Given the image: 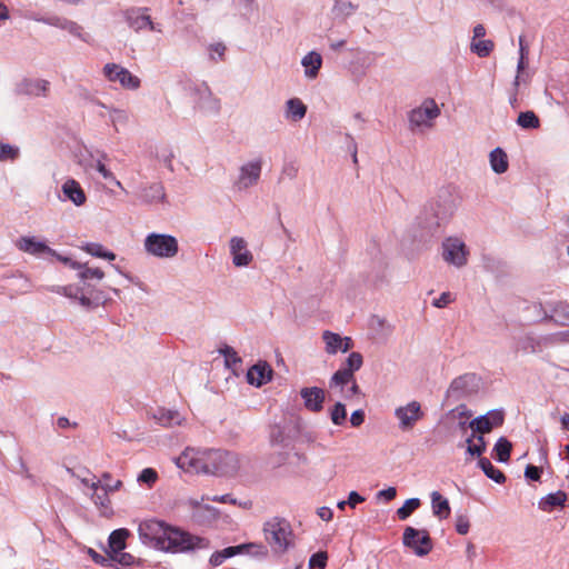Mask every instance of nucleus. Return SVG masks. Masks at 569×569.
Returning a JSON list of instances; mask_svg holds the SVG:
<instances>
[{
    "instance_id": "obj_8",
    "label": "nucleus",
    "mask_w": 569,
    "mask_h": 569,
    "mask_svg": "<svg viewBox=\"0 0 569 569\" xmlns=\"http://www.w3.org/2000/svg\"><path fill=\"white\" fill-rule=\"evenodd\" d=\"M169 526L159 520H146L139 525L138 532L141 541L154 549L160 550Z\"/></svg>"
},
{
    "instance_id": "obj_21",
    "label": "nucleus",
    "mask_w": 569,
    "mask_h": 569,
    "mask_svg": "<svg viewBox=\"0 0 569 569\" xmlns=\"http://www.w3.org/2000/svg\"><path fill=\"white\" fill-rule=\"evenodd\" d=\"M147 9H130L126 11V19L130 28L136 31L149 28L153 30V23L150 16L146 13Z\"/></svg>"
},
{
    "instance_id": "obj_51",
    "label": "nucleus",
    "mask_w": 569,
    "mask_h": 569,
    "mask_svg": "<svg viewBox=\"0 0 569 569\" xmlns=\"http://www.w3.org/2000/svg\"><path fill=\"white\" fill-rule=\"evenodd\" d=\"M470 529V522L468 517L459 516L456 521V530L460 535H467Z\"/></svg>"
},
{
    "instance_id": "obj_18",
    "label": "nucleus",
    "mask_w": 569,
    "mask_h": 569,
    "mask_svg": "<svg viewBox=\"0 0 569 569\" xmlns=\"http://www.w3.org/2000/svg\"><path fill=\"white\" fill-rule=\"evenodd\" d=\"M305 408L311 412H320L323 409L326 392L319 387H307L300 390Z\"/></svg>"
},
{
    "instance_id": "obj_46",
    "label": "nucleus",
    "mask_w": 569,
    "mask_h": 569,
    "mask_svg": "<svg viewBox=\"0 0 569 569\" xmlns=\"http://www.w3.org/2000/svg\"><path fill=\"white\" fill-rule=\"evenodd\" d=\"M527 66V59L525 57H519L518 66H517V76L513 81V88H519L521 82H527V79L523 76V70Z\"/></svg>"
},
{
    "instance_id": "obj_43",
    "label": "nucleus",
    "mask_w": 569,
    "mask_h": 569,
    "mask_svg": "<svg viewBox=\"0 0 569 569\" xmlns=\"http://www.w3.org/2000/svg\"><path fill=\"white\" fill-rule=\"evenodd\" d=\"M220 351L223 355L226 365L228 367H236L237 365L241 363V359L233 348L226 346Z\"/></svg>"
},
{
    "instance_id": "obj_50",
    "label": "nucleus",
    "mask_w": 569,
    "mask_h": 569,
    "mask_svg": "<svg viewBox=\"0 0 569 569\" xmlns=\"http://www.w3.org/2000/svg\"><path fill=\"white\" fill-rule=\"evenodd\" d=\"M57 292L61 293L66 297L76 299V298H78V295L81 293V289L79 287L69 284V286L59 287L57 289Z\"/></svg>"
},
{
    "instance_id": "obj_36",
    "label": "nucleus",
    "mask_w": 569,
    "mask_h": 569,
    "mask_svg": "<svg viewBox=\"0 0 569 569\" xmlns=\"http://www.w3.org/2000/svg\"><path fill=\"white\" fill-rule=\"evenodd\" d=\"M493 42L491 40H478L472 41L471 51L475 52L480 58L488 57L493 50Z\"/></svg>"
},
{
    "instance_id": "obj_22",
    "label": "nucleus",
    "mask_w": 569,
    "mask_h": 569,
    "mask_svg": "<svg viewBox=\"0 0 569 569\" xmlns=\"http://www.w3.org/2000/svg\"><path fill=\"white\" fill-rule=\"evenodd\" d=\"M301 64L305 68L306 77L316 79L322 66V57L320 53L311 51L302 58Z\"/></svg>"
},
{
    "instance_id": "obj_31",
    "label": "nucleus",
    "mask_w": 569,
    "mask_h": 569,
    "mask_svg": "<svg viewBox=\"0 0 569 569\" xmlns=\"http://www.w3.org/2000/svg\"><path fill=\"white\" fill-rule=\"evenodd\" d=\"M72 268L79 270L78 276L81 280H102L104 277V272L100 268H91L78 262L72 263Z\"/></svg>"
},
{
    "instance_id": "obj_37",
    "label": "nucleus",
    "mask_w": 569,
    "mask_h": 569,
    "mask_svg": "<svg viewBox=\"0 0 569 569\" xmlns=\"http://www.w3.org/2000/svg\"><path fill=\"white\" fill-rule=\"evenodd\" d=\"M62 30L68 31L69 33L81 39L84 42L90 41V36L88 33H84L82 27L74 21L67 19L66 22H63Z\"/></svg>"
},
{
    "instance_id": "obj_59",
    "label": "nucleus",
    "mask_w": 569,
    "mask_h": 569,
    "mask_svg": "<svg viewBox=\"0 0 569 569\" xmlns=\"http://www.w3.org/2000/svg\"><path fill=\"white\" fill-rule=\"evenodd\" d=\"M378 496L385 498L387 501H390L396 498L397 490L393 487H389L387 489L379 491Z\"/></svg>"
},
{
    "instance_id": "obj_24",
    "label": "nucleus",
    "mask_w": 569,
    "mask_h": 569,
    "mask_svg": "<svg viewBox=\"0 0 569 569\" xmlns=\"http://www.w3.org/2000/svg\"><path fill=\"white\" fill-rule=\"evenodd\" d=\"M567 501V493L559 490L543 497L539 502V508L546 512L552 511L556 507H563Z\"/></svg>"
},
{
    "instance_id": "obj_26",
    "label": "nucleus",
    "mask_w": 569,
    "mask_h": 569,
    "mask_svg": "<svg viewBox=\"0 0 569 569\" xmlns=\"http://www.w3.org/2000/svg\"><path fill=\"white\" fill-rule=\"evenodd\" d=\"M49 82L46 80H24L19 86V91L26 94L40 96L48 90Z\"/></svg>"
},
{
    "instance_id": "obj_20",
    "label": "nucleus",
    "mask_w": 569,
    "mask_h": 569,
    "mask_svg": "<svg viewBox=\"0 0 569 569\" xmlns=\"http://www.w3.org/2000/svg\"><path fill=\"white\" fill-rule=\"evenodd\" d=\"M63 193V200L71 201L74 206L81 207L87 201V196L81 184L72 179H67L61 187Z\"/></svg>"
},
{
    "instance_id": "obj_14",
    "label": "nucleus",
    "mask_w": 569,
    "mask_h": 569,
    "mask_svg": "<svg viewBox=\"0 0 569 569\" xmlns=\"http://www.w3.org/2000/svg\"><path fill=\"white\" fill-rule=\"evenodd\" d=\"M395 416L399 420V428L403 431L411 430L425 416L420 402L413 400L406 406L398 407Z\"/></svg>"
},
{
    "instance_id": "obj_27",
    "label": "nucleus",
    "mask_w": 569,
    "mask_h": 569,
    "mask_svg": "<svg viewBox=\"0 0 569 569\" xmlns=\"http://www.w3.org/2000/svg\"><path fill=\"white\" fill-rule=\"evenodd\" d=\"M490 164L495 172H506L508 170L507 153L501 148H496L490 152Z\"/></svg>"
},
{
    "instance_id": "obj_19",
    "label": "nucleus",
    "mask_w": 569,
    "mask_h": 569,
    "mask_svg": "<svg viewBox=\"0 0 569 569\" xmlns=\"http://www.w3.org/2000/svg\"><path fill=\"white\" fill-rule=\"evenodd\" d=\"M272 372L273 371L268 362L259 361L248 370L247 380L252 386L261 387L271 380Z\"/></svg>"
},
{
    "instance_id": "obj_25",
    "label": "nucleus",
    "mask_w": 569,
    "mask_h": 569,
    "mask_svg": "<svg viewBox=\"0 0 569 569\" xmlns=\"http://www.w3.org/2000/svg\"><path fill=\"white\" fill-rule=\"evenodd\" d=\"M431 506L433 515L439 519H447L450 516L451 509L449 501L438 491L431 493Z\"/></svg>"
},
{
    "instance_id": "obj_11",
    "label": "nucleus",
    "mask_w": 569,
    "mask_h": 569,
    "mask_svg": "<svg viewBox=\"0 0 569 569\" xmlns=\"http://www.w3.org/2000/svg\"><path fill=\"white\" fill-rule=\"evenodd\" d=\"M402 541L419 557L427 556L432 550V541L427 530L407 527L403 531Z\"/></svg>"
},
{
    "instance_id": "obj_28",
    "label": "nucleus",
    "mask_w": 569,
    "mask_h": 569,
    "mask_svg": "<svg viewBox=\"0 0 569 569\" xmlns=\"http://www.w3.org/2000/svg\"><path fill=\"white\" fill-rule=\"evenodd\" d=\"M307 112V107L303 104V102L298 99L293 98L287 101V118L292 121H299L301 120Z\"/></svg>"
},
{
    "instance_id": "obj_55",
    "label": "nucleus",
    "mask_w": 569,
    "mask_h": 569,
    "mask_svg": "<svg viewBox=\"0 0 569 569\" xmlns=\"http://www.w3.org/2000/svg\"><path fill=\"white\" fill-rule=\"evenodd\" d=\"M365 421V412L363 410L359 409L352 412L350 417V422L353 427H359Z\"/></svg>"
},
{
    "instance_id": "obj_60",
    "label": "nucleus",
    "mask_w": 569,
    "mask_h": 569,
    "mask_svg": "<svg viewBox=\"0 0 569 569\" xmlns=\"http://www.w3.org/2000/svg\"><path fill=\"white\" fill-rule=\"evenodd\" d=\"M317 513L325 521H330L332 519V517H333L332 510L330 508H328V507L319 508Z\"/></svg>"
},
{
    "instance_id": "obj_17",
    "label": "nucleus",
    "mask_w": 569,
    "mask_h": 569,
    "mask_svg": "<svg viewBox=\"0 0 569 569\" xmlns=\"http://www.w3.org/2000/svg\"><path fill=\"white\" fill-rule=\"evenodd\" d=\"M14 244L20 251L32 256H42L44 253L54 254V250L47 246L44 241L39 240L36 237H20L16 240Z\"/></svg>"
},
{
    "instance_id": "obj_35",
    "label": "nucleus",
    "mask_w": 569,
    "mask_h": 569,
    "mask_svg": "<svg viewBox=\"0 0 569 569\" xmlns=\"http://www.w3.org/2000/svg\"><path fill=\"white\" fill-rule=\"evenodd\" d=\"M420 507V500L418 498H411L397 510V516L400 520L409 518Z\"/></svg>"
},
{
    "instance_id": "obj_61",
    "label": "nucleus",
    "mask_w": 569,
    "mask_h": 569,
    "mask_svg": "<svg viewBox=\"0 0 569 569\" xmlns=\"http://www.w3.org/2000/svg\"><path fill=\"white\" fill-rule=\"evenodd\" d=\"M549 339L551 342H569V331L552 335Z\"/></svg>"
},
{
    "instance_id": "obj_16",
    "label": "nucleus",
    "mask_w": 569,
    "mask_h": 569,
    "mask_svg": "<svg viewBox=\"0 0 569 569\" xmlns=\"http://www.w3.org/2000/svg\"><path fill=\"white\" fill-rule=\"evenodd\" d=\"M322 340L325 342V350L328 355H336L347 352L353 347L350 337H341L339 333L326 330L322 332Z\"/></svg>"
},
{
    "instance_id": "obj_30",
    "label": "nucleus",
    "mask_w": 569,
    "mask_h": 569,
    "mask_svg": "<svg viewBox=\"0 0 569 569\" xmlns=\"http://www.w3.org/2000/svg\"><path fill=\"white\" fill-rule=\"evenodd\" d=\"M479 467L488 478L492 479L497 483H503L506 481L503 472L497 469L489 459L481 458L479 460Z\"/></svg>"
},
{
    "instance_id": "obj_15",
    "label": "nucleus",
    "mask_w": 569,
    "mask_h": 569,
    "mask_svg": "<svg viewBox=\"0 0 569 569\" xmlns=\"http://www.w3.org/2000/svg\"><path fill=\"white\" fill-rule=\"evenodd\" d=\"M229 250L236 267H248L253 260L248 242L242 237H232L229 241Z\"/></svg>"
},
{
    "instance_id": "obj_29",
    "label": "nucleus",
    "mask_w": 569,
    "mask_h": 569,
    "mask_svg": "<svg viewBox=\"0 0 569 569\" xmlns=\"http://www.w3.org/2000/svg\"><path fill=\"white\" fill-rule=\"evenodd\" d=\"M82 250L93 257L107 259L109 261H113L116 259V254L112 251L107 250L98 242H88L82 246Z\"/></svg>"
},
{
    "instance_id": "obj_10",
    "label": "nucleus",
    "mask_w": 569,
    "mask_h": 569,
    "mask_svg": "<svg viewBox=\"0 0 569 569\" xmlns=\"http://www.w3.org/2000/svg\"><path fill=\"white\" fill-rule=\"evenodd\" d=\"M121 487V480H116L114 483L106 482L104 485H100V481H92L90 483V489L93 491L91 498L102 515L108 516L112 513L109 493L120 490Z\"/></svg>"
},
{
    "instance_id": "obj_38",
    "label": "nucleus",
    "mask_w": 569,
    "mask_h": 569,
    "mask_svg": "<svg viewBox=\"0 0 569 569\" xmlns=\"http://www.w3.org/2000/svg\"><path fill=\"white\" fill-rule=\"evenodd\" d=\"M330 418L336 426L343 425L347 419V410L345 405L337 402L330 411Z\"/></svg>"
},
{
    "instance_id": "obj_62",
    "label": "nucleus",
    "mask_w": 569,
    "mask_h": 569,
    "mask_svg": "<svg viewBox=\"0 0 569 569\" xmlns=\"http://www.w3.org/2000/svg\"><path fill=\"white\" fill-rule=\"evenodd\" d=\"M283 174L288 176L289 178H295L297 176V172H298V168L290 163V164H287L284 168H283Z\"/></svg>"
},
{
    "instance_id": "obj_44",
    "label": "nucleus",
    "mask_w": 569,
    "mask_h": 569,
    "mask_svg": "<svg viewBox=\"0 0 569 569\" xmlns=\"http://www.w3.org/2000/svg\"><path fill=\"white\" fill-rule=\"evenodd\" d=\"M328 556L325 551H319L311 556L309 560L310 569H325L327 565Z\"/></svg>"
},
{
    "instance_id": "obj_12",
    "label": "nucleus",
    "mask_w": 569,
    "mask_h": 569,
    "mask_svg": "<svg viewBox=\"0 0 569 569\" xmlns=\"http://www.w3.org/2000/svg\"><path fill=\"white\" fill-rule=\"evenodd\" d=\"M102 72L108 81L119 83L123 89L136 90L140 87V79L120 64L107 63Z\"/></svg>"
},
{
    "instance_id": "obj_42",
    "label": "nucleus",
    "mask_w": 569,
    "mask_h": 569,
    "mask_svg": "<svg viewBox=\"0 0 569 569\" xmlns=\"http://www.w3.org/2000/svg\"><path fill=\"white\" fill-rule=\"evenodd\" d=\"M158 480V473L152 468H144L138 476V482L151 488Z\"/></svg>"
},
{
    "instance_id": "obj_49",
    "label": "nucleus",
    "mask_w": 569,
    "mask_h": 569,
    "mask_svg": "<svg viewBox=\"0 0 569 569\" xmlns=\"http://www.w3.org/2000/svg\"><path fill=\"white\" fill-rule=\"evenodd\" d=\"M485 417L489 420V423L495 427H499L503 423V412L499 410H492L485 415Z\"/></svg>"
},
{
    "instance_id": "obj_54",
    "label": "nucleus",
    "mask_w": 569,
    "mask_h": 569,
    "mask_svg": "<svg viewBox=\"0 0 569 569\" xmlns=\"http://www.w3.org/2000/svg\"><path fill=\"white\" fill-rule=\"evenodd\" d=\"M452 301L450 292H443L439 298L433 300V306L437 308H445Z\"/></svg>"
},
{
    "instance_id": "obj_4",
    "label": "nucleus",
    "mask_w": 569,
    "mask_h": 569,
    "mask_svg": "<svg viewBox=\"0 0 569 569\" xmlns=\"http://www.w3.org/2000/svg\"><path fill=\"white\" fill-rule=\"evenodd\" d=\"M207 548H209L208 539L193 536L187 531L169 526L163 541V547H161L160 550L180 553Z\"/></svg>"
},
{
    "instance_id": "obj_45",
    "label": "nucleus",
    "mask_w": 569,
    "mask_h": 569,
    "mask_svg": "<svg viewBox=\"0 0 569 569\" xmlns=\"http://www.w3.org/2000/svg\"><path fill=\"white\" fill-rule=\"evenodd\" d=\"M19 154V149L11 144L0 143V160H14Z\"/></svg>"
},
{
    "instance_id": "obj_3",
    "label": "nucleus",
    "mask_w": 569,
    "mask_h": 569,
    "mask_svg": "<svg viewBox=\"0 0 569 569\" xmlns=\"http://www.w3.org/2000/svg\"><path fill=\"white\" fill-rule=\"evenodd\" d=\"M264 539L273 552L283 553L295 545L291 525L283 518L274 517L263 526Z\"/></svg>"
},
{
    "instance_id": "obj_39",
    "label": "nucleus",
    "mask_w": 569,
    "mask_h": 569,
    "mask_svg": "<svg viewBox=\"0 0 569 569\" xmlns=\"http://www.w3.org/2000/svg\"><path fill=\"white\" fill-rule=\"evenodd\" d=\"M473 438H475V436H471L467 439V443H468L467 451L471 456H481L486 449L483 437L478 436L477 442H473Z\"/></svg>"
},
{
    "instance_id": "obj_58",
    "label": "nucleus",
    "mask_w": 569,
    "mask_h": 569,
    "mask_svg": "<svg viewBox=\"0 0 569 569\" xmlns=\"http://www.w3.org/2000/svg\"><path fill=\"white\" fill-rule=\"evenodd\" d=\"M207 500L220 503H236V500L231 497V495L213 496L211 498L207 497Z\"/></svg>"
},
{
    "instance_id": "obj_48",
    "label": "nucleus",
    "mask_w": 569,
    "mask_h": 569,
    "mask_svg": "<svg viewBox=\"0 0 569 569\" xmlns=\"http://www.w3.org/2000/svg\"><path fill=\"white\" fill-rule=\"evenodd\" d=\"M106 159V154H103L101 159H98L96 162V169L104 179L114 180L113 173L104 164Z\"/></svg>"
},
{
    "instance_id": "obj_2",
    "label": "nucleus",
    "mask_w": 569,
    "mask_h": 569,
    "mask_svg": "<svg viewBox=\"0 0 569 569\" xmlns=\"http://www.w3.org/2000/svg\"><path fill=\"white\" fill-rule=\"evenodd\" d=\"M363 365V358L360 352H351L341 367L332 375L329 381L331 390H336L346 400H352L360 397L361 390L357 383L355 372Z\"/></svg>"
},
{
    "instance_id": "obj_9",
    "label": "nucleus",
    "mask_w": 569,
    "mask_h": 569,
    "mask_svg": "<svg viewBox=\"0 0 569 569\" xmlns=\"http://www.w3.org/2000/svg\"><path fill=\"white\" fill-rule=\"evenodd\" d=\"M469 250L458 237H448L442 242V258L449 264L461 268L468 262Z\"/></svg>"
},
{
    "instance_id": "obj_47",
    "label": "nucleus",
    "mask_w": 569,
    "mask_h": 569,
    "mask_svg": "<svg viewBox=\"0 0 569 569\" xmlns=\"http://www.w3.org/2000/svg\"><path fill=\"white\" fill-rule=\"evenodd\" d=\"M210 58L214 61L222 60L226 52V46L221 42L211 44L209 47Z\"/></svg>"
},
{
    "instance_id": "obj_53",
    "label": "nucleus",
    "mask_w": 569,
    "mask_h": 569,
    "mask_svg": "<svg viewBox=\"0 0 569 569\" xmlns=\"http://www.w3.org/2000/svg\"><path fill=\"white\" fill-rule=\"evenodd\" d=\"M37 20L41 21V22H43L46 24L53 26V27L62 29L63 22H66L67 19L66 18H61V17L52 16V17H48V18H43V19H37Z\"/></svg>"
},
{
    "instance_id": "obj_6",
    "label": "nucleus",
    "mask_w": 569,
    "mask_h": 569,
    "mask_svg": "<svg viewBox=\"0 0 569 569\" xmlns=\"http://www.w3.org/2000/svg\"><path fill=\"white\" fill-rule=\"evenodd\" d=\"M262 164L261 158H256L241 164L233 180V189L241 192L257 186L261 177Z\"/></svg>"
},
{
    "instance_id": "obj_52",
    "label": "nucleus",
    "mask_w": 569,
    "mask_h": 569,
    "mask_svg": "<svg viewBox=\"0 0 569 569\" xmlns=\"http://www.w3.org/2000/svg\"><path fill=\"white\" fill-rule=\"evenodd\" d=\"M541 469L532 465L527 466L525 471L526 478L532 481H538L541 477Z\"/></svg>"
},
{
    "instance_id": "obj_57",
    "label": "nucleus",
    "mask_w": 569,
    "mask_h": 569,
    "mask_svg": "<svg viewBox=\"0 0 569 569\" xmlns=\"http://www.w3.org/2000/svg\"><path fill=\"white\" fill-rule=\"evenodd\" d=\"M365 501V498L362 496H360L358 492L356 491H351L349 493V497H348V501L347 503L351 507V508H355L358 503H361Z\"/></svg>"
},
{
    "instance_id": "obj_34",
    "label": "nucleus",
    "mask_w": 569,
    "mask_h": 569,
    "mask_svg": "<svg viewBox=\"0 0 569 569\" xmlns=\"http://www.w3.org/2000/svg\"><path fill=\"white\" fill-rule=\"evenodd\" d=\"M517 124L522 129H538L540 120L533 111H525L518 116Z\"/></svg>"
},
{
    "instance_id": "obj_13",
    "label": "nucleus",
    "mask_w": 569,
    "mask_h": 569,
    "mask_svg": "<svg viewBox=\"0 0 569 569\" xmlns=\"http://www.w3.org/2000/svg\"><path fill=\"white\" fill-rule=\"evenodd\" d=\"M440 109L433 99H427L422 104L413 109L409 114V121L412 127H431L432 121L439 117Z\"/></svg>"
},
{
    "instance_id": "obj_5",
    "label": "nucleus",
    "mask_w": 569,
    "mask_h": 569,
    "mask_svg": "<svg viewBox=\"0 0 569 569\" xmlns=\"http://www.w3.org/2000/svg\"><path fill=\"white\" fill-rule=\"evenodd\" d=\"M148 254L157 258H173L179 251L178 240L166 233H149L143 242Z\"/></svg>"
},
{
    "instance_id": "obj_1",
    "label": "nucleus",
    "mask_w": 569,
    "mask_h": 569,
    "mask_svg": "<svg viewBox=\"0 0 569 569\" xmlns=\"http://www.w3.org/2000/svg\"><path fill=\"white\" fill-rule=\"evenodd\" d=\"M177 466L191 473L233 476L240 461L237 453L213 448H186L176 460Z\"/></svg>"
},
{
    "instance_id": "obj_32",
    "label": "nucleus",
    "mask_w": 569,
    "mask_h": 569,
    "mask_svg": "<svg viewBox=\"0 0 569 569\" xmlns=\"http://www.w3.org/2000/svg\"><path fill=\"white\" fill-rule=\"evenodd\" d=\"M246 549L247 550L257 549V551H256L257 555H262V556L267 555V550H266V548L263 546H258V545H254V543L228 547V548H224L220 552L222 553L223 558L227 559V558H230V557H233V556H236L238 553L243 552V550H246Z\"/></svg>"
},
{
    "instance_id": "obj_23",
    "label": "nucleus",
    "mask_w": 569,
    "mask_h": 569,
    "mask_svg": "<svg viewBox=\"0 0 569 569\" xmlns=\"http://www.w3.org/2000/svg\"><path fill=\"white\" fill-rule=\"evenodd\" d=\"M154 420L162 427L171 428L180 426L183 421L181 415L176 410H169L164 408L158 409L153 413Z\"/></svg>"
},
{
    "instance_id": "obj_63",
    "label": "nucleus",
    "mask_w": 569,
    "mask_h": 569,
    "mask_svg": "<svg viewBox=\"0 0 569 569\" xmlns=\"http://www.w3.org/2000/svg\"><path fill=\"white\" fill-rule=\"evenodd\" d=\"M226 559L220 551L212 553L210 557V563L213 566H220Z\"/></svg>"
},
{
    "instance_id": "obj_7",
    "label": "nucleus",
    "mask_w": 569,
    "mask_h": 569,
    "mask_svg": "<svg viewBox=\"0 0 569 569\" xmlns=\"http://www.w3.org/2000/svg\"><path fill=\"white\" fill-rule=\"evenodd\" d=\"M129 535L128 529L121 528L113 530L108 539V556L110 560L121 566H131L134 562V557L123 551Z\"/></svg>"
},
{
    "instance_id": "obj_56",
    "label": "nucleus",
    "mask_w": 569,
    "mask_h": 569,
    "mask_svg": "<svg viewBox=\"0 0 569 569\" xmlns=\"http://www.w3.org/2000/svg\"><path fill=\"white\" fill-rule=\"evenodd\" d=\"M88 553L96 563L101 566L107 565V562L110 560V558L103 557L102 555L98 553L96 550L91 548H89Z\"/></svg>"
},
{
    "instance_id": "obj_33",
    "label": "nucleus",
    "mask_w": 569,
    "mask_h": 569,
    "mask_svg": "<svg viewBox=\"0 0 569 569\" xmlns=\"http://www.w3.org/2000/svg\"><path fill=\"white\" fill-rule=\"evenodd\" d=\"M511 449L512 445L508 439L499 438L493 447L496 459L500 462H507L510 459Z\"/></svg>"
},
{
    "instance_id": "obj_41",
    "label": "nucleus",
    "mask_w": 569,
    "mask_h": 569,
    "mask_svg": "<svg viewBox=\"0 0 569 569\" xmlns=\"http://www.w3.org/2000/svg\"><path fill=\"white\" fill-rule=\"evenodd\" d=\"M551 318H556L557 321L565 323L569 320V303L558 302L552 309Z\"/></svg>"
},
{
    "instance_id": "obj_40",
    "label": "nucleus",
    "mask_w": 569,
    "mask_h": 569,
    "mask_svg": "<svg viewBox=\"0 0 569 569\" xmlns=\"http://www.w3.org/2000/svg\"><path fill=\"white\" fill-rule=\"evenodd\" d=\"M469 427L473 431L479 432L480 436H482L483 433L490 432L492 430V426L489 423V420L485 416L473 419L469 423Z\"/></svg>"
},
{
    "instance_id": "obj_64",
    "label": "nucleus",
    "mask_w": 569,
    "mask_h": 569,
    "mask_svg": "<svg viewBox=\"0 0 569 569\" xmlns=\"http://www.w3.org/2000/svg\"><path fill=\"white\" fill-rule=\"evenodd\" d=\"M486 36V29L482 24H477L473 28V39H481Z\"/></svg>"
}]
</instances>
